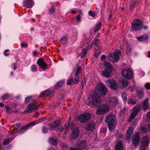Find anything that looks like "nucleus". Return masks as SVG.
<instances>
[{
  "label": "nucleus",
  "instance_id": "nucleus-4",
  "mask_svg": "<svg viewBox=\"0 0 150 150\" xmlns=\"http://www.w3.org/2000/svg\"><path fill=\"white\" fill-rule=\"evenodd\" d=\"M104 66L105 70L102 72L103 76L106 77H108L110 76V74L112 71V67L110 63L108 62H105Z\"/></svg>",
  "mask_w": 150,
  "mask_h": 150
},
{
  "label": "nucleus",
  "instance_id": "nucleus-28",
  "mask_svg": "<svg viewBox=\"0 0 150 150\" xmlns=\"http://www.w3.org/2000/svg\"><path fill=\"white\" fill-rule=\"evenodd\" d=\"M49 142L50 144L52 145H55L57 143V140L53 137H50L49 139Z\"/></svg>",
  "mask_w": 150,
  "mask_h": 150
},
{
  "label": "nucleus",
  "instance_id": "nucleus-45",
  "mask_svg": "<svg viewBox=\"0 0 150 150\" xmlns=\"http://www.w3.org/2000/svg\"><path fill=\"white\" fill-rule=\"evenodd\" d=\"M81 67H78L76 70V72L75 74V76H79L78 75L81 71Z\"/></svg>",
  "mask_w": 150,
  "mask_h": 150
},
{
  "label": "nucleus",
  "instance_id": "nucleus-59",
  "mask_svg": "<svg viewBox=\"0 0 150 150\" xmlns=\"http://www.w3.org/2000/svg\"><path fill=\"white\" fill-rule=\"evenodd\" d=\"M105 56L104 54H103L101 57V59L102 60H104L105 58Z\"/></svg>",
  "mask_w": 150,
  "mask_h": 150
},
{
  "label": "nucleus",
  "instance_id": "nucleus-33",
  "mask_svg": "<svg viewBox=\"0 0 150 150\" xmlns=\"http://www.w3.org/2000/svg\"><path fill=\"white\" fill-rule=\"evenodd\" d=\"M101 49L100 48H98L96 49L94 53V56L96 57H98L100 54Z\"/></svg>",
  "mask_w": 150,
  "mask_h": 150
},
{
  "label": "nucleus",
  "instance_id": "nucleus-27",
  "mask_svg": "<svg viewBox=\"0 0 150 150\" xmlns=\"http://www.w3.org/2000/svg\"><path fill=\"white\" fill-rule=\"evenodd\" d=\"M95 124L94 123L92 122L89 123L87 127V129L88 131H93L94 129Z\"/></svg>",
  "mask_w": 150,
  "mask_h": 150
},
{
  "label": "nucleus",
  "instance_id": "nucleus-55",
  "mask_svg": "<svg viewBox=\"0 0 150 150\" xmlns=\"http://www.w3.org/2000/svg\"><path fill=\"white\" fill-rule=\"evenodd\" d=\"M81 16L79 15H78L76 17V20L77 21H79L81 20Z\"/></svg>",
  "mask_w": 150,
  "mask_h": 150
},
{
  "label": "nucleus",
  "instance_id": "nucleus-15",
  "mask_svg": "<svg viewBox=\"0 0 150 150\" xmlns=\"http://www.w3.org/2000/svg\"><path fill=\"white\" fill-rule=\"evenodd\" d=\"M133 132V129L132 127H130L128 128L126 137V140L128 143L130 142V139L131 138Z\"/></svg>",
  "mask_w": 150,
  "mask_h": 150
},
{
  "label": "nucleus",
  "instance_id": "nucleus-2",
  "mask_svg": "<svg viewBox=\"0 0 150 150\" xmlns=\"http://www.w3.org/2000/svg\"><path fill=\"white\" fill-rule=\"evenodd\" d=\"M137 104L139 105L134 106L132 109V112L130 114V116L128 120L129 122H131L137 115L138 113L140 110L141 107L144 110L148 108V99L146 98L143 100L142 104L140 105H139L140 104L139 103H138Z\"/></svg>",
  "mask_w": 150,
  "mask_h": 150
},
{
  "label": "nucleus",
  "instance_id": "nucleus-30",
  "mask_svg": "<svg viewBox=\"0 0 150 150\" xmlns=\"http://www.w3.org/2000/svg\"><path fill=\"white\" fill-rule=\"evenodd\" d=\"M107 84H116V81L113 79H109L105 81Z\"/></svg>",
  "mask_w": 150,
  "mask_h": 150
},
{
  "label": "nucleus",
  "instance_id": "nucleus-34",
  "mask_svg": "<svg viewBox=\"0 0 150 150\" xmlns=\"http://www.w3.org/2000/svg\"><path fill=\"white\" fill-rule=\"evenodd\" d=\"M67 40V37H63L62 38L59 40L60 42L62 44H64Z\"/></svg>",
  "mask_w": 150,
  "mask_h": 150
},
{
  "label": "nucleus",
  "instance_id": "nucleus-21",
  "mask_svg": "<svg viewBox=\"0 0 150 150\" xmlns=\"http://www.w3.org/2000/svg\"><path fill=\"white\" fill-rule=\"evenodd\" d=\"M79 133V130L78 127H76L73 130L71 137L73 139L76 138L78 137Z\"/></svg>",
  "mask_w": 150,
  "mask_h": 150
},
{
  "label": "nucleus",
  "instance_id": "nucleus-8",
  "mask_svg": "<svg viewBox=\"0 0 150 150\" xmlns=\"http://www.w3.org/2000/svg\"><path fill=\"white\" fill-rule=\"evenodd\" d=\"M149 139L146 136H144L142 137V141L141 146L140 148V150H146L149 146Z\"/></svg>",
  "mask_w": 150,
  "mask_h": 150
},
{
  "label": "nucleus",
  "instance_id": "nucleus-36",
  "mask_svg": "<svg viewBox=\"0 0 150 150\" xmlns=\"http://www.w3.org/2000/svg\"><path fill=\"white\" fill-rule=\"evenodd\" d=\"M122 98L124 103H126L127 100V94L123 92L122 94Z\"/></svg>",
  "mask_w": 150,
  "mask_h": 150
},
{
  "label": "nucleus",
  "instance_id": "nucleus-56",
  "mask_svg": "<svg viewBox=\"0 0 150 150\" xmlns=\"http://www.w3.org/2000/svg\"><path fill=\"white\" fill-rule=\"evenodd\" d=\"M62 85H55L54 87L56 89H57L61 87Z\"/></svg>",
  "mask_w": 150,
  "mask_h": 150
},
{
  "label": "nucleus",
  "instance_id": "nucleus-29",
  "mask_svg": "<svg viewBox=\"0 0 150 150\" xmlns=\"http://www.w3.org/2000/svg\"><path fill=\"white\" fill-rule=\"evenodd\" d=\"M16 127H15L13 130V132L11 133L13 134L18 132V129L19 127L21 125V124L20 123H18L16 124Z\"/></svg>",
  "mask_w": 150,
  "mask_h": 150
},
{
  "label": "nucleus",
  "instance_id": "nucleus-49",
  "mask_svg": "<svg viewBox=\"0 0 150 150\" xmlns=\"http://www.w3.org/2000/svg\"><path fill=\"white\" fill-rule=\"evenodd\" d=\"M48 129L46 127H43L42 128V132L44 133H46L48 132Z\"/></svg>",
  "mask_w": 150,
  "mask_h": 150
},
{
  "label": "nucleus",
  "instance_id": "nucleus-35",
  "mask_svg": "<svg viewBox=\"0 0 150 150\" xmlns=\"http://www.w3.org/2000/svg\"><path fill=\"white\" fill-rule=\"evenodd\" d=\"M101 26V23H99L97 24L95 27V29L94 30V32H97L100 28Z\"/></svg>",
  "mask_w": 150,
  "mask_h": 150
},
{
  "label": "nucleus",
  "instance_id": "nucleus-43",
  "mask_svg": "<svg viewBox=\"0 0 150 150\" xmlns=\"http://www.w3.org/2000/svg\"><path fill=\"white\" fill-rule=\"evenodd\" d=\"M96 13L95 11H89L88 13L89 15L92 17H94L96 15Z\"/></svg>",
  "mask_w": 150,
  "mask_h": 150
},
{
  "label": "nucleus",
  "instance_id": "nucleus-64",
  "mask_svg": "<svg viewBox=\"0 0 150 150\" xmlns=\"http://www.w3.org/2000/svg\"><path fill=\"white\" fill-rule=\"evenodd\" d=\"M4 104L3 103H0V107H3L4 106Z\"/></svg>",
  "mask_w": 150,
  "mask_h": 150
},
{
  "label": "nucleus",
  "instance_id": "nucleus-25",
  "mask_svg": "<svg viewBox=\"0 0 150 150\" xmlns=\"http://www.w3.org/2000/svg\"><path fill=\"white\" fill-rule=\"evenodd\" d=\"M123 147L122 142L119 141L115 145V150H122Z\"/></svg>",
  "mask_w": 150,
  "mask_h": 150
},
{
  "label": "nucleus",
  "instance_id": "nucleus-23",
  "mask_svg": "<svg viewBox=\"0 0 150 150\" xmlns=\"http://www.w3.org/2000/svg\"><path fill=\"white\" fill-rule=\"evenodd\" d=\"M137 100L135 97L132 96L130 97L129 101H128V104L135 105L137 102Z\"/></svg>",
  "mask_w": 150,
  "mask_h": 150
},
{
  "label": "nucleus",
  "instance_id": "nucleus-12",
  "mask_svg": "<svg viewBox=\"0 0 150 150\" xmlns=\"http://www.w3.org/2000/svg\"><path fill=\"white\" fill-rule=\"evenodd\" d=\"M60 123V122L58 120L54 121L52 122L51 126L52 128L55 129L56 131H62L63 130V127L59 124Z\"/></svg>",
  "mask_w": 150,
  "mask_h": 150
},
{
  "label": "nucleus",
  "instance_id": "nucleus-13",
  "mask_svg": "<svg viewBox=\"0 0 150 150\" xmlns=\"http://www.w3.org/2000/svg\"><path fill=\"white\" fill-rule=\"evenodd\" d=\"M140 133L139 132H136L133 136L132 139V144L134 146H136L139 144L140 141Z\"/></svg>",
  "mask_w": 150,
  "mask_h": 150
},
{
  "label": "nucleus",
  "instance_id": "nucleus-18",
  "mask_svg": "<svg viewBox=\"0 0 150 150\" xmlns=\"http://www.w3.org/2000/svg\"><path fill=\"white\" fill-rule=\"evenodd\" d=\"M37 64L41 68L43 69H45L47 67V64L44 61L43 59L39 58L37 61Z\"/></svg>",
  "mask_w": 150,
  "mask_h": 150
},
{
  "label": "nucleus",
  "instance_id": "nucleus-24",
  "mask_svg": "<svg viewBox=\"0 0 150 150\" xmlns=\"http://www.w3.org/2000/svg\"><path fill=\"white\" fill-rule=\"evenodd\" d=\"M148 36L146 34L143 35L137 38V39L140 41H143L147 40L148 39Z\"/></svg>",
  "mask_w": 150,
  "mask_h": 150
},
{
  "label": "nucleus",
  "instance_id": "nucleus-39",
  "mask_svg": "<svg viewBox=\"0 0 150 150\" xmlns=\"http://www.w3.org/2000/svg\"><path fill=\"white\" fill-rule=\"evenodd\" d=\"M141 131L145 133H146L148 131L147 128L145 126L141 127Z\"/></svg>",
  "mask_w": 150,
  "mask_h": 150
},
{
  "label": "nucleus",
  "instance_id": "nucleus-26",
  "mask_svg": "<svg viewBox=\"0 0 150 150\" xmlns=\"http://www.w3.org/2000/svg\"><path fill=\"white\" fill-rule=\"evenodd\" d=\"M110 104L113 105H115L118 102V99L116 97H113L111 98L110 99Z\"/></svg>",
  "mask_w": 150,
  "mask_h": 150
},
{
  "label": "nucleus",
  "instance_id": "nucleus-48",
  "mask_svg": "<svg viewBox=\"0 0 150 150\" xmlns=\"http://www.w3.org/2000/svg\"><path fill=\"white\" fill-rule=\"evenodd\" d=\"M66 80L65 79H63L58 81L56 84H62L65 83Z\"/></svg>",
  "mask_w": 150,
  "mask_h": 150
},
{
  "label": "nucleus",
  "instance_id": "nucleus-61",
  "mask_svg": "<svg viewBox=\"0 0 150 150\" xmlns=\"http://www.w3.org/2000/svg\"><path fill=\"white\" fill-rule=\"evenodd\" d=\"M86 83V80L84 79L83 81H82V83H81V84H85Z\"/></svg>",
  "mask_w": 150,
  "mask_h": 150
},
{
  "label": "nucleus",
  "instance_id": "nucleus-10",
  "mask_svg": "<svg viewBox=\"0 0 150 150\" xmlns=\"http://www.w3.org/2000/svg\"><path fill=\"white\" fill-rule=\"evenodd\" d=\"M40 120H40L38 121H35L30 122L28 125H26L24 127H22L21 129L18 132V133L20 134L25 132L27 130L29 127L35 125L40 122H41Z\"/></svg>",
  "mask_w": 150,
  "mask_h": 150
},
{
  "label": "nucleus",
  "instance_id": "nucleus-16",
  "mask_svg": "<svg viewBox=\"0 0 150 150\" xmlns=\"http://www.w3.org/2000/svg\"><path fill=\"white\" fill-rule=\"evenodd\" d=\"M79 76H75V78L74 79L72 77H69L67 80V84L77 83L79 81Z\"/></svg>",
  "mask_w": 150,
  "mask_h": 150
},
{
  "label": "nucleus",
  "instance_id": "nucleus-1",
  "mask_svg": "<svg viewBox=\"0 0 150 150\" xmlns=\"http://www.w3.org/2000/svg\"><path fill=\"white\" fill-rule=\"evenodd\" d=\"M96 93L89 98V104L91 105L97 106L101 102L100 96H103L106 94L108 90L105 85H98L97 86Z\"/></svg>",
  "mask_w": 150,
  "mask_h": 150
},
{
  "label": "nucleus",
  "instance_id": "nucleus-54",
  "mask_svg": "<svg viewBox=\"0 0 150 150\" xmlns=\"http://www.w3.org/2000/svg\"><path fill=\"white\" fill-rule=\"evenodd\" d=\"M21 46L22 47H26L28 44L26 43H23L21 44Z\"/></svg>",
  "mask_w": 150,
  "mask_h": 150
},
{
  "label": "nucleus",
  "instance_id": "nucleus-51",
  "mask_svg": "<svg viewBox=\"0 0 150 150\" xmlns=\"http://www.w3.org/2000/svg\"><path fill=\"white\" fill-rule=\"evenodd\" d=\"M126 47L128 53L130 52L131 51V49L130 47H129V45H127L126 46Z\"/></svg>",
  "mask_w": 150,
  "mask_h": 150
},
{
  "label": "nucleus",
  "instance_id": "nucleus-32",
  "mask_svg": "<svg viewBox=\"0 0 150 150\" xmlns=\"http://www.w3.org/2000/svg\"><path fill=\"white\" fill-rule=\"evenodd\" d=\"M10 95L8 93H6L2 96L1 97V99L5 100L8 99L10 97Z\"/></svg>",
  "mask_w": 150,
  "mask_h": 150
},
{
  "label": "nucleus",
  "instance_id": "nucleus-40",
  "mask_svg": "<svg viewBox=\"0 0 150 150\" xmlns=\"http://www.w3.org/2000/svg\"><path fill=\"white\" fill-rule=\"evenodd\" d=\"M98 40L96 38L93 40L92 42V44H94L96 46H97L98 45Z\"/></svg>",
  "mask_w": 150,
  "mask_h": 150
},
{
  "label": "nucleus",
  "instance_id": "nucleus-41",
  "mask_svg": "<svg viewBox=\"0 0 150 150\" xmlns=\"http://www.w3.org/2000/svg\"><path fill=\"white\" fill-rule=\"evenodd\" d=\"M87 52V50L86 49H83L81 53V57L82 58H83L86 55Z\"/></svg>",
  "mask_w": 150,
  "mask_h": 150
},
{
  "label": "nucleus",
  "instance_id": "nucleus-17",
  "mask_svg": "<svg viewBox=\"0 0 150 150\" xmlns=\"http://www.w3.org/2000/svg\"><path fill=\"white\" fill-rule=\"evenodd\" d=\"M39 106L40 105H38V107H37L36 106V105L35 104H30L27 106V109L25 111L29 113L31 112L33 110H37Z\"/></svg>",
  "mask_w": 150,
  "mask_h": 150
},
{
  "label": "nucleus",
  "instance_id": "nucleus-6",
  "mask_svg": "<svg viewBox=\"0 0 150 150\" xmlns=\"http://www.w3.org/2000/svg\"><path fill=\"white\" fill-rule=\"evenodd\" d=\"M121 74L124 78L127 79H130L133 77V72L130 69L127 68L124 69L122 71Z\"/></svg>",
  "mask_w": 150,
  "mask_h": 150
},
{
  "label": "nucleus",
  "instance_id": "nucleus-63",
  "mask_svg": "<svg viewBox=\"0 0 150 150\" xmlns=\"http://www.w3.org/2000/svg\"><path fill=\"white\" fill-rule=\"evenodd\" d=\"M143 28L145 30H146L148 29V27L147 25H145L143 27Z\"/></svg>",
  "mask_w": 150,
  "mask_h": 150
},
{
  "label": "nucleus",
  "instance_id": "nucleus-19",
  "mask_svg": "<svg viewBox=\"0 0 150 150\" xmlns=\"http://www.w3.org/2000/svg\"><path fill=\"white\" fill-rule=\"evenodd\" d=\"M23 4L28 8H31L34 5V3L33 0H24Z\"/></svg>",
  "mask_w": 150,
  "mask_h": 150
},
{
  "label": "nucleus",
  "instance_id": "nucleus-58",
  "mask_svg": "<svg viewBox=\"0 0 150 150\" xmlns=\"http://www.w3.org/2000/svg\"><path fill=\"white\" fill-rule=\"evenodd\" d=\"M112 19V14L111 13L110 14L109 18V20L111 21Z\"/></svg>",
  "mask_w": 150,
  "mask_h": 150
},
{
  "label": "nucleus",
  "instance_id": "nucleus-11",
  "mask_svg": "<svg viewBox=\"0 0 150 150\" xmlns=\"http://www.w3.org/2000/svg\"><path fill=\"white\" fill-rule=\"evenodd\" d=\"M91 114L90 113H85L81 115L78 119L80 122L84 123L87 122L91 118Z\"/></svg>",
  "mask_w": 150,
  "mask_h": 150
},
{
  "label": "nucleus",
  "instance_id": "nucleus-47",
  "mask_svg": "<svg viewBox=\"0 0 150 150\" xmlns=\"http://www.w3.org/2000/svg\"><path fill=\"white\" fill-rule=\"evenodd\" d=\"M109 87L113 90H115L118 88V85H110Z\"/></svg>",
  "mask_w": 150,
  "mask_h": 150
},
{
  "label": "nucleus",
  "instance_id": "nucleus-44",
  "mask_svg": "<svg viewBox=\"0 0 150 150\" xmlns=\"http://www.w3.org/2000/svg\"><path fill=\"white\" fill-rule=\"evenodd\" d=\"M55 8L53 6H52L51 8L50 9H49V13L50 14H51L52 13H54L55 11Z\"/></svg>",
  "mask_w": 150,
  "mask_h": 150
},
{
  "label": "nucleus",
  "instance_id": "nucleus-60",
  "mask_svg": "<svg viewBox=\"0 0 150 150\" xmlns=\"http://www.w3.org/2000/svg\"><path fill=\"white\" fill-rule=\"evenodd\" d=\"M37 54V52L36 51H35L33 52V55L34 56H36Z\"/></svg>",
  "mask_w": 150,
  "mask_h": 150
},
{
  "label": "nucleus",
  "instance_id": "nucleus-37",
  "mask_svg": "<svg viewBox=\"0 0 150 150\" xmlns=\"http://www.w3.org/2000/svg\"><path fill=\"white\" fill-rule=\"evenodd\" d=\"M5 107L6 109V112L7 114H10L12 112V110L11 107L8 106H6Z\"/></svg>",
  "mask_w": 150,
  "mask_h": 150
},
{
  "label": "nucleus",
  "instance_id": "nucleus-20",
  "mask_svg": "<svg viewBox=\"0 0 150 150\" xmlns=\"http://www.w3.org/2000/svg\"><path fill=\"white\" fill-rule=\"evenodd\" d=\"M136 91L140 99H142L143 98L144 95V93L143 91V89L139 87H137L136 88Z\"/></svg>",
  "mask_w": 150,
  "mask_h": 150
},
{
  "label": "nucleus",
  "instance_id": "nucleus-62",
  "mask_svg": "<svg viewBox=\"0 0 150 150\" xmlns=\"http://www.w3.org/2000/svg\"><path fill=\"white\" fill-rule=\"evenodd\" d=\"M147 117L150 119V112H148L147 114Z\"/></svg>",
  "mask_w": 150,
  "mask_h": 150
},
{
  "label": "nucleus",
  "instance_id": "nucleus-52",
  "mask_svg": "<svg viewBox=\"0 0 150 150\" xmlns=\"http://www.w3.org/2000/svg\"><path fill=\"white\" fill-rule=\"evenodd\" d=\"M12 68L14 70H16V69L17 67L16 65L15 64H13L12 65Z\"/></svg>",
  "mask_w": 150,
  "mask_h": 150
},
{
  "label": "nucleus",
  "instance_id": "nucleus-57",
  "mask_svg": "<svg viewBox=\"0 0 150 150\" xmlns=\"http://www.w3.org/2000/svg\"><path fill=\"white\" fill-rule=\"evenodd\" d=\"M145 86L146 89H150V85H145Z\"/></svg>",
  "mask_w": 150,
  "mask_h": 150
},
{
  "label": "nucleus",
  "instance_id": "nucleus-38",
  "mask_svg": "<svg viewBox=\"0 0 150 150\" xmlns=\"http://www.w3.org/2000/svg\"><path fill=\"white\" fill-rule=\"evenodd\" d=\"M30 67L31 70L33 72H35L37 71V67L35 64L32 65Z\"/></svg>",
  "mask_w": 150,
  "mask_h": 150
},
{
  "label": "nucleus",
  "instance_id": "nucleus-22",
  "mask_svg": "<svg viewBox=\"0 0 150 150\" xmlns=\"http://www.w3.org/2000/svg\"><path fill=\"white\" fill-rule=\"evenodd\" d=\"M51 93V91L49 90H46L42 92L40 94V97H47L50 95Z\"/></svg>",
  "mask_w": 150,
  "mask_h": 150
},
{
  "label": "nucleus",
  "instance_id": "nucleus-42",
  "mask_svg": "<svg viewBox=\"0 0 150 150\" xmlns=\"http://www.w3.org/2000/svg\"><path fill=\"white\" fill-rule=\"evenodd\" d=\"M60 145L61 147L64 150L66 149L67 147V144L63 142H61L60 143Z\"/></svg>",
  "mask_w": 150,
  "mask_h": 150
},
{
  "label": "nucleus",
  "instance_id": "nucleus-53",
  "mask_svg": "<svg viewBox=\"0 0 150 150\" xmlns=\"http://www.w3.org/2000/svg\"><path fill=\"white\" fill-rule=\"evenodd\" d=\"M135 5V2L133 3L131 6V10H133L134 8V6Z\"/></svg>",
  "mask_w": 150,
  "mask_h": 150
},
{
  "label": "nucleus",
  "instance_id": "nucleus-31",
  "mask_svg": "<svg viewBox=\"0 0 150 150\" xmlns=\"http://www.w3.org/2000/svg\"><path fill=\"white\" fill-rule=\"evenodd\" d=\"M119 83L121 84H128V81L126 79H123L122 78L120 79L118 81Z\"/></svg>",
  "mask_w": 150,
  "mask_h": 150
},
{
  "label": "nucleus",
  "instance_id": "nucleus-7",
  "mask_svg": "<svg viewBox=\"0 0 150 150\" xmlns=\"http://www.w3.org/2000/svg\"><path fill=\"white\" fill-rule=\"evenodd\" d=\"M120 52L119 50H116L114 53L109 55L108 56L109 60L111 62H115L117 61L119 58V54Z\"/></svg>",
  "mask_w": 150,
  "mask_h": 150
},
{
  "label": "nucleus",
  "instance_id": "nucleus-46",
  "mask_svg": "<svg viewBox=\"0 0 150 150\" xmlns=\"http://www.w3.org/2000/svg\"><path fill=\"white\" fill-rule=\"evenodd\" d=\"M10 142V139L9 138H6L5 139L3 142V143L4 145H6L9 144Z\"/></svg>",
  "mask_w": 150,
  "mask_h": 150
},
{
  "label": "nucleus",
  "instance_id": "nucleus-5",
  "mask_svg": "<svg viewBox=\"0 0 150 150\" xmlns=\"http://www.w3.org/2000/svg\"><path fill=\"white\" fill-rule=\"evenodd\" d=\"M143 26L142 21L139 19H134L132 23V28L134 30H140Z\"/></svg>",
  "mask_w": 150,
  "mask_h": 150
},
{
  "label": "nucleus",
  "instance_id": "nucleus-9",
  "mask_svg": "<svg viewBox=\"0 0 150 150\" xmlns=\"http://www.w3.org/2000/svg\"><path fill=\"white\" fill-rule=\"evenodd\" d=\"M109 109V106L107 104H103L101 105L97 110L96 113L97 115H101L107 112Z\"/></svg>",
  "mask_w": 150,
  "mask_h": 150
},
{
  "label": "nucleus",
  "instance_id": "nucleus-14",
  "mask_svg": "<svg viewBox=\"0 0 150 150\" xmlns=\"http://www.w3.org/2000/svg\"><path fill=\"white\" fill-rule=\"evenodd\" d=\"M77 146L79 148L70 147L69 150H81V149L85 148L86 146V142L85 141H82L79 142V144H77Z\"/></svg>",
  "mask_w": 150,
  "mask_h": 150
},
{
  "label": "nucleus",
  "instance_id": "nucleus-3",
  "mask_svg": "<svg viewBox=\"0 0 150 150\" xmlns=\"http://www.w3.org/2000/svg\"><path fill=\"white\" fill-rule=\"evenodd\" d=\"M115 116L112 115L108 114L107 116L105 122L107 123L110 131H112L115 127Z\"/></svg>",
  "mask_w": 150,
  "mask_h": 150
},
{
  "label": "nucleus",
  "instance_id": "nucleus-50",
  "mask_svg": "<svg viewBox=\"0 0 150 150\" xmlns=\"http://www.w3.org/2000/svg\"><path fill=\"white\" fill-rule=\"evenodd\" d=\"M32 97L30 96L26 98L25 99V103H28L31 98Z\"/></svg>",
  "mask_w": 150,
  "mask_h": 150
}]
</instances>
